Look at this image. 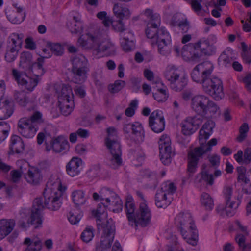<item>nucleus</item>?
<instances>
[{"label": "nucleus", "instance_id": "nucleus-52", "mask_svg": "<svg viewBox=\"0 0 251 251\" xmlns=\"http://www.w3.org/2000/svg\"><path fill=\"white\" fill-rule=\"evenodd\" d=\"M187 2L191 5V7L193 11L198 15L199 14L203 9L202 5H201L203 0H190Z\"/></svg>", "mask_w": 251, "mask_h": 251}, {"label": "nucleus", "instance_id": "nucleus-13", "mask_svg": "<svg viewBox=\"0 0 251 251\" xmlns=\"http://www.w3.org/2000/svg\"><path fill=\"white\" fill-rule=\"evenodd\" d=\"M100 226L102 229L100 243L111 247L115 233V226L113 220L111 218L107 219L106 223L102 224Z\"/></svg>", "mask_w": 251, "mask_h": 251}, {"label": "nucleus", "instance_id": "nucleus-64", "mask_svg": "<svg viewBox=\"0 0 251 251\" xmlns=\"http://www.w3.org/2000/svg\"><path fill=\"white\" fill-rule=\"evenodd\" d=\"M244 163L248 164L251 161V148H247L244 152Z\"/></svg>", "mask_w": 251, "mask_h": 251}, {"label": "nucleus", "instance_id": "nucleus-45", "mask_svg": "<svg viewBox=\"0 0 251 251\" xmlns=\"http://www.w3.org/2000/svg\"><path fill=\"white\" fill-rule=\"evenodd\" d=\"M73 201L76 205L84 204L86 201L83 191L77 190L74 191L72 194Z\"/></svg>", "mask_w": 251, "mask_h": 251}, {"label": "nucleus", "instance_id": "nucleus-3", "mask_svg": "<svg viewBox=\"0 0 251 251\" xmlns=\"http://www.w3.org/2000/svg\"><path fill=\"white\" fill-rule=\"evenodd\" d=\"M191 77L194 81L201 83L203 91L215 100H219L224 97L222 82L218 78H207L204 77L201 72L197 69V66L191 73Z\"/></svg>", "mask_w": 251, "mask_h": 251}, {"label": "nucleus", "instance_id": "nucleus-5", "mask_svg": "<svg viewBox=\"0 0 251 251\" xmlns=\"http://www.w3.org/2000/svg\"><path fill=\"white\" fill-rule=\"evenodd\" d=\"M191 106L198 115L205 118L213 116L219 110L218 105L203 95H198L191 99Z\"/></svg>", "mask_w": 251, "mask_h": 251}, {"label": "nucleus", "instance_id": "nucleus-9", "mask_svg": "<svg viewBox=\"0 0 251 251\" xmlns=\"http://www.w3.org/2000/svg\"><path fill=\"white\" fill-rule=\"evenodd\" d=\"M123 129L127 139L136 143H140L144 141V131L139 122L125 124Z\"/></svg>", "mask_w": 251, "mask_h": 251}, {"label": "nucleus", "instance_id": "nucleus-37", "mask_svg": "<svg viewBox=\"0 0 251 251\" xmlns=\"http://www.w3.org/2000/svg\"><path fill=\"white\" fill-rule=\"evenodd\" d=\"M100 199L101 201L105 200L107 204L114 199H118V196L113 191L107 188H103L100 192Z\"/></svg>", "mask_w": 251, "mask_h": 251}, {"label": "nucleus", "instance_id": "nucleus-4", "mask_svg": "<svg viewBox=\"0 0 251 251\" xmlns=\"http://www.w3.org/2000/svg\"><path fill=\"white\" fill-rule=\"evenodd\" d=\"M125 208L128 220L131 224L136 226L140 225L143 227L151 223V212L145 202L140 204L139 209L135 212V205L131 198H128L125 203Z\"/></svg>", "mask_w": 251, "mask_h": 251}, {"label": "nucleus", "instance_id": "nucleus-39", "mask_svg": "<svg viewBox=\"0 0 251 251\" xmlns=\"http://www.w3.org/2000/svg\"><path fill=\"white\" fill-rule=\"evenodd\" d=\"M59 108L61 113L64 116L69 115L72 111L73 101L70 100H58Z\"/></svg>", "mask_w": 251, "mask_h": 251}, {"label": "nucleus", "instance_id": "nucleus-33", "mask_svg": "<svg viewBox=\"0 0 251 251\" xmlns=\"http://www.w3.org/2000/svg\"><path fill=\"white\" fill-rule=\"evenodd\" d=\"M181 75L180 71L174 66H168L164 73L166 79L170 83L176 80V78H179Z\"/></svg>", "mask_w": 251, "mask_h": 251}, {"label": "nucleus", "instance_id": "nucleus-23", "mask_svg": "<svg viewBox=\"0 0 251 251\" xmlns=\"http://www.w3.org/2000/svg\"><path fill=\"white\" fill-rule=\"evenodd\" d=\"M15 226L14 219H3L0 220V236L4 237L8 235Z\"/></svg>", "mask_w": 251, "mask_h": 251}, {"label": "nucleus", "instance_id": "nucleus-6", "mask_svg": "<svg viewBox=\"0 0 251 251\" xmlns=\"http://www.w3.org/2000/svg\"><path fill=\"white\" fill-rule=\"evenodd\" d=\"M72 81L76 84H81L87 78V74L89 71V64L83 55L74 57L72 59Z\"/></svg>", "mask_w": 251, "mask_h": 251}, {"label": "nucleus", "instance_id": "nucleus-34", "mask_svg": "<svg viewBox=\"0 0 251 251\" xmlns=\"http://www.w3.org/2000/svg\"><path fill=\"white\" fill-rule=\"evenodd\" d=\"M197 69L201 72L203 76L207 78H212L211 75L213 70V65L209 61H205L197 65Z\"/></svg>", "mask_w": 251, "mask_h": 251}, {"label": "nucleus", "instance_id": "nucleus-27", "mask_svg": "<svg viewBox=\"0 0 251 251\" xmlns=\"http://www.w3.org/2000/svg\"><path fill=\"white\" fill-rule=\"evenodd\" d=\"M10 149L16 153H22L25 149L24 143L22 138L17 135H13L11 138Z\"/></svg>", "mask_w": 251, "mask_h": 251}, {"label": "nucleus", "instance_id": "nucleus-53", "mask_svg": "<svg viewBox=\"0 0 251 251\" xmlns=\"http://www.w3.org/2000/svg\"><path fill=\"white\" fill-rule=\"evenodd\" d=\"M249 130V126L247 123L243 124L239 128V135L237 137L236 140L239 142H243L247 137V133Z\"/></svg>", "mask_w": 251, "mask_h": 251}, {"label": "nucleus", "instance_id": "nucleus-57", "mask_svg": "<svg viewBox=\"0 0 251 251\" xmlns=\"http://www.w3.org/2000/svg\"><path fill=\"white\" fill-rule=\"evenodd\" d=\"M122 19H120L117 21H113L112 23V27L115 31L123 32L126 30V27L122 21Z\"/></svg>", "mask_w": 251, "mask_h": 251}, {"label": "nucleus", "instance_id": "nucleus-19", "mask_svg": "<svg viewBox=\"0 0 251 251\" xmlns=\"http://www.w3.org/2000/svg\"><path fill=\"white\" fill-rule=\"evenodd\" d=\"M88 40L91 41L93 44L98 47L100 51H105L109 48V44L100 45V42L102 38L101 31L100 29L96 28L93 30H89L87 33Z\"/></svg>", "mask_w": 251, "mask_h": 251}, {"label": "nucleus", "instance_id": "nucleus-29", "mask_svg": "<svg viewBox=\"0 0 251 251\" xmlns=\"http://www.w3.org/2000/svg\"><path fill=\"white\" fill-rule=\"evenodd\" d=\"M33 63L32 55L29 51H25L21 54L19 66L25 71H28Z\"/></svg>", "mask_w": 251, "mask_h": 251}, {"label": "nucleus", "instance_id": "nucleus-41", "mask_svg": "<svg viewBox=\"0 0 251 251\" xmlns=\"http://www.w3.org/2000/svg\"><path fill=\"white\" fill-rule=\"evenodd\" d=\"M29 123L37 126H45L46 123L42 117V114L39 111H36L28 119Z\"/></svg>", "mask_w": 251, "mask_h": 251}, {"label": "nucleus", "instance_id": "nucleus-55", "mask_svg": "<svg viewBox=\"0 0 251 251\" xmlns=\"http://www.w3.org/2000/svg\"><path fill=\"white\" fill-rule=\"evenodd\" d=\"M23 173L22 167H20L19 170H14L10 172V175L11 177V181L13 183H18Z\"/></svg>", "mask_w": 251, "mask_h": 251}, {"label": "nucleus", "instance_id": "nucleus-60", "mask_svg": "<svg viewBox=\"0 0 251 251\" xmlns=\"http://www.w3.org/2000/svg\"><path fill=\"white\" fill-rule=\"evenodd\" d=\"M220 62H222L225 66L231 65L232 61L231 57L227 56L225 52H223L219 58Z\"/></svg>", "mask_w": 251, "mask_h": 251}, {"label": "nucleus", "instance_id": "nucleus-40", "mask_svg": "<svg viewBox=\"0 0 251 251\" xmlns=\"http://www.w3.org/2000/svg\"><path fill=\"white\" fill-rule=\"evenodd\" d=\"M246 235L245 234H237L235 238V240L238 244L240 251H251L250 245L246 244Z\"/></svg>", "mask_w": 251, "mask_h": 251}, {"label": "nucleus", "instance_id": "nucleus-25", "mask_svg": "<svg viewBox=\"0 0 251 251\" xmlns=\"http://www.w3.org/2000/svg\"><path fill=\"white\" fill-rule=\"evenodd\" d=\"M42 176L39 169L32 168L29 169L25 178L27 182L34 185L39 184L42 180Z\"/></svg>", "mask_w": 251, "mask_h": 251}, {"label": "nucleus", "instance_id": "nucleus-35", "mask_svg": "<svg viewBox=\"0 0 251 251\" xmlns=\"http://www.w3.org/2000/svg\"><path fill=\"white\" fill-rule=\"evenodd\" d=\"M187 80L184 75L170 83V87L176 91H180L186 86Z\"/></svg>", "mask_w": 251, "mask_h": 251}, {"label": "nucleus", "instance_id": "nucleus-18", "mask_svg": "<svg viewBox=\"0 0 251 251\" xmlns=\"http://www.w3.org/2000/svg\"><path fill=\"white\" fill-rule=\"evenodd\" d=\"M149 126L151 130L156 133L163 131L165 127L164 117L157 111L151 113L149 117Z\"/></svg>", "mask_w": 251, "mask_h": 251}, {"label": "nucleus", "instance_id": "nucleus-44", "mask_svg": "<svg viewBox=\"0 0 251 251\" xmlns=\"http://www.w3.org/2000/svg\"><path fill=\"white\" fill-rule=\"evenodd\" d=\"M94 231L92 226L87 227L81 234V239L85 243H89L94 237Z\"/></svg>", "mask_w": 251, "mask_h": 251}, {"label": "nucleus", "instance_id": "nucleus-22", "mask_svg": "<svg viewBox=\"0 0 251 251\" xmlns=\"http://www.w3.org/2000/svg\"><path fill=\"white\" fill-rule=\"evenodd\" d=\"M215 126V122L211 120H208L204 123L199 131V140L203 144L205 140L209 138Z\"/></svg>", "mask_w": 251, "mask_h": 251}, {"label": "nucleus", "instance_id": "nucleus-49", "mask_svg": "<svg viewBox=\"0 0 251 251\" xmlns=\"http://www.w3.org/2000/svg\"><path fill=\"white\" fill-rule=\"evenodd\" d=\"M10 130L9 125L5 122H0V143L3 141L7 137Z\"/></svg>", "mask_w": 251, "mask_h": 251}, {"label": "nucleus", "instance_id": "nucleus-28", "mask_svg": "<svg viewBox=\"0 0 251 251\" xmlns=\"http://www.w3.org/2000/svg\"><path fill=\"white\" fill-rule=\"evenodd\" d=\"M44 63V57L38 58L36 62H33L28 71H31L32 74L38 78L44 75L45 70L43 67Z\"/></svg>", "mask_w": 251, "mask_h": 251}, {"label": "nucleus", "instance_id": "nucleus-62", "mask_svg": "<svg viewBox=\"0 0 251 251\" xmlns=\"http://www.w3.org/2000/svg\"><path fill=\"white\" fill-rule=\"evenodd\" d=\"M209 161L210 162L211 165L214 167H217L220 164V156L217 154H213L211 156H208Z\"/></svg>", "mask_w": 251, "mask_h": 251}, {"label": "nucleus", "instance_id": "nucleus-11", "mask_svg": "<svg viewBox=\"0 0 251 251\" xmlns=\"http://www.w3.org/2000/svg\"><path fill=\"white\" fill-rule=\"evenodd\" d=\"M160 160L164 165H168L171 162L174 153L171 147V140L166 134L163 135L159 141Z\"/></svg>", "mask_w": 251, "mask_h": 251}, {"label": "nucleus", "instance_id": "nucleus-7", "mask_svg": "<svg viewBox=\"0 0 251 251\" xmlns=\"http://www.w3.org/2000/svg\"><path fill=\"white\" fill-rule=\"evenodd\" d=\"M211 150L210 147H206L200 146L190 150L188 153L187 172L189 177L193 176L196 171L198 164L200 158L207 152Z\"/></svg>", "mask_w": 251, "mask_h": 251}, {"label": "nucleus", "instance_id": "nucleus-59", "mask_svg": "<svg viewBox=\"0 0 251 251\" xmlns=\"http://www.w3.org/2000/svg\"><path fill=\"white\" fill-rule=\"evenodd\" d=\"M73 19L75 21L74 24V28L71 30L72 33L77 34L82 30V25L81 22L77 19V17H74Z\"/></svg>", "mask_w": 251, "mask_h": 251}, {"label": "nucleus", "instance_id": "nucleus-1", "mask_svg": "<svg viewBox=\"0 0 251 251\" xmlns=\"http://www.w3.org/2000/svg\"><path fill=\"white\" fill-rule=\"evenodd\" d=\"M65 187L61 184V179L57 176H51L47 182L43 192L44 202L41 198H36L33 201L31 209V223H38L37 227H41L42 224L43 216L41 211L45 207L56 211L61 207V198Z\"/></svg>", "mask_w": 251, "mask_h": 251}, {"label": "nucleus", "instance_id": "nucleus-24", "mask_svg": "<svg viewBox=\"0 0 251 251\" xmlns=\"http://www.w3.org/2000/svg\"><path fill=\"white\" fill-rule=\"evenodd\" d=\"M13 112V104L8 100L0 99V120L9 117Z\"/></svg>", "mask_w": 251, "mask_h": 251}, {"label": "nucleus", "instance_id": "nucleus-58", "mask_svg": "<svg viewBox=\"0 0 251 251\" xmlns=\"http://www.w3.org/2000/svg\"><path fill=\"white\" fill-rule=\"evenodd\" d=\"M177 26L183 33L187 32L190 27V23L186 19L179 22Z\"/></svg>", "mask_w": 251, "mask_h": 251}, {"label": "nucleus", "instance_id": "nucleus-21", "mask_svg": "<svg viewBox=\"0 0 251 251\" xmlns=\"http://www.w3.org/2000/svg\"><path fill=\"white\" fill-rule=\"evenodd\" d=\"M82 160L77 157H73L67 164L66 171L67 174L71 177L78 175L81 170Z\"/></svg>", "mask_w": 251, "mask_h": 251}, {"label": "nucleus", "instance_id": "nucleus-47", "mask_svg": "<svg viewBox=\"0 0 251 251\" xmlns=\"http://www.w3.org/2000/svg\"><path fill=\"white\" fill-rule=\"evenodd\" d=\"M126 85V82L121 80H118L113 84H110L108 86L109 91L112 94L118 93Z\"/></svg>", "mask_w": 251, "mask_h": 251}, {"label": "nucleus", "instance_id": "nucleus-42", "mask_svg": "<svg viewBox=\"0 0 251 251\" xmlns=\"http://www.w3.org/2000/svg\"><path fill=\"white\" fill-rule=\"evenodd\" d=\"M108 204L105 205L104 204H99L97 207V210L95 211H93V214L97 218V225L98 228H100V226L103 223H106L105 222H101V219L100 216L103 214L106 210L105 207L107 206Z\"/></svg>", "mask_w": 251, "mask_h": 251}, {"label": "nucleus", "instance_id": "nucleus-56", "mask_svg": "<svg viewBox=\"0 0 251 251\" xmlns=\"http://www.w3.org/2000/svg\"><path fill=\"white\" fill-rule=\"evenodd\" d=\"M201 179H200L199 182L201 180L206 182L208 185H212L214 183V176L212 174H209L207 172H202L201 173Z\"/></svg>", "mask_w": 251, "mask_h": 251}, {"label": "nucleus", "instance_id": "nucleus-2", "mask_svg": "<svg viewBox=\"0 0 251 251\" xmlns=\"http://www.w3.org/2000/svg\"><path fill=\"white\" fill-rule=\"evenodd\" d=\"M160 25V20H157L156 22H149L147 25L146 35L151 39L152 46H157L160 54L167 55L171 52V37L164 27L158 28Z\"/></svg>", "mask_w": 251, "mask_h": 251}, {"label": "nucleus", "instance_id": "nucleus-51", "mask_svg": "<svg viewBox=\"0 0 251 251\" xmlns=\"http://www.w3.org/2000/svg\"><path fill=\"white\" fill-rule=\"evenodd\" d=\"M48 48L52 52V53L56 56H61L63 53V49L59 44H53L50 42H48L47 44Z\"/></svg>", "mask_w": 251, "mask_h": 251}, {"label": "nucleus", "instance_id": "nucleus-20", "mask_svg": "<svg viewBox=\"0 0 251 251\" xmlns=\"http://www.w3.org/2000/svg\"><path fill=\"white\" fill-rule=\"evenodd\" d=\"M209 41L205 38H202L194 44H189L184 45L181 49V52L183 56H186L187 55V51L189 49L194 48L195 50L200 49L202 53L207 54H208L207 49L209 48Z\"/></svg>", "mask_w": 251, "mask_h": 251}, {"label": "nucleus", "instance_id": "nucleus-43", "mask_svg": "<svg viewBox=\"0 0 251 251\" xmlns=\"http://www.w3.org/2000/svg\"><path fill=\"white\" fill-rule=\"evenodd\" d=\"M201 202L207 210H211L213 208V200L207 193H204L202 194L201 196Z\"/></svg>", "mask_w": 251, "mask_h": 251}, {"label": "nucleus", "instance_id": "nucleus-8", "mask_svg": "<svg viewBox=\"0 0 251 251\" xmlns=\"http://www.w3.org/2000/svg\"><path fill=\"white\" fill-rule=\"evenodd\" d=\"M24 36L22 34H12L8 38L5 59L8 62H12L16 58L18 51L23 41Z\"/></svg>", "mask_w": 251, "mask_h": 251}, {"label": "nucleus", "instance_id": "nucleus-26", "mask_svg": "<svg viewBox=\"0 0 251 251\" xmlns=\"http://www.w3.org/2000/svg\"><path fill=\"white\" fill-rule=\"evenodd\" d=\"M23 245H26L24 251H40L42 247V243L40 239H31L28 237L25 238Z\"/></svg>", "mask_w": 251, "mask_h": 251}, {"label": "nucleus", "instance_id": "nucleus-46", "mask_svg": "<svg viewBox=\"0 0 251 251\" xmlns=\"http://www.w3.org/2000/svg\"><path fill=\"white\" fill-rule=\"evenodd\" d=\"M237 172V181L238 182H243L245 184L249 183L250 180L246 176V168L244 166H239L236 169Z\"/></svg>", "mask_w": 251, "mask_h": 251}, {"label": "nucleus", "instance_id": "nucleus-36", "mask_svg": "<svg viewBox=\"0 0 251 251\" xmlns=\"http://www.w3.org/2000/svg\"><path fill=\"white\" fill-rule=\"evenodd\" d=\"M113 10L114 14L119 19H127L130 15L129 9L127 7L122 6L120 4H115Z\"/></svg>", "mask_w": 251, "mask_h": 251}, {"label": "nucleus", "instance_id": "nucleus-48", "mask_svg": "<svg viewBox=\"0 0 251 251\" xmlns=\"http://www.w3.org/2000/svg\"><path fill=\"white\" fill-rule=\"evenodd\" d=\"M168 93L166 89H158L157 92L153 94L154 99L158 102L165 101L168 98Z\"/></svg>", "mask_w": 251, "mask_h": 251}, {"label": "nucleus", "instance_id": "nucleus-17", "mask_svg": "<svg viewBox=\"0 0 251 251\" xmlns=\"http://www.w3.org/2000/svg\"><path fill=\"white\" fill-rule=\"evenodd\" d=\"M107 148L109 150L111 154V157L108 161V165L111 168L116 169L121 166L123 163L121 157V146L120 144L116 143L114 146Z\"/></svg>", "mask_w": 251, "mask_h": 251}, {"label": "nucleus", "instance_id": "nucleus-10", "mask_svg": "<svg viewBox=\"0 0 251 251\" xmlns=\"http://www.w3.org/2000/svg\"><path fill=\"white\" fill-rule=\"evenodd\" d=\"M12 75L19 85L24 87L29 92H32L34 90L40 81L38 78L29 77L25 72H20L15 69H12Z\"/></svg>", "mask_w": 251, "mask_h": 251}, {"label": "nucleus", "instance_id": "nucleus-50", "mask_svg": "<svg viewBox=\"0 0 251 251\" xmlns=\"http://www.w3.org/2000/svg\"><path fill=\"white\" fill-rule=\"evenodd\" d=\"M70 95L73 96L71 87L68 85H64L59 97V100H70Z\"/></svg>", "mask_w": 251, "mask_h": 251}, {"label": "nucleus", "instance_id": "nucleus-16", "mask_svg": "<svg viewBox=\"0 0 251 251\" xmlns=\"http://www.w3.org/2000/svg\"><path fill=\"white\" fill-rule=\"evenodd\" d=\"M18 130L20 134L23 137L31 138L35 135L37 127L30 124L27 118H23L18 121Z\"/></svg>", "mask_w": 251, "mask_h": 251}, {"label": "nucleus", "instance_id": "nucleus-14", "mask_svg": "<svg viewBox=\"0 0 251 251\" xmlns=\"http://www.w3.org/2000/svg\"><path fill=\"white\" fill-rule=\"evenodd\" d=\"M45 150L49 151L51 150L56 153H59L66 150L69 147L68 142L62 136L51 138L49 143L45 141Z\"/></svg>", "mask_w": 251, "mask_h": 251}, {"label": "nucleus", "instance_id": "nucleus-54", "mask_svg": "<svg viewBox=\"0 0 251 251\" xmlns=\"http://www.w3.org/2000/svg\"><path fill=\"white\" fill-rule=\"evenodd\" d=\"M82 214L81 212L77 213L75 211H71L69 212L68 216V220L72 224H76L81 219Z\"/></svg>", "mask_w": 251, "mask_h": 251}, {"label": "nucleus", "instance_id": "nucleus-61", "mask_svg": "<svg viewBox=\"0 0 251 251\" xmlns=\"http://www.w3.org/2000/svg\"><path fill=\"white\" fill-rule=\"evenodd\" d=\"M144 14L150 19V22H156L157 20H160V19L159 16L156 14H153L152 10L147 9L144 12Z\"/></svg>", "mask_w": 251, "mask_h": 251}, {"label": "nucleus", "instance_id": "nucleus-15", "mask_svg": "<svg viewBox=\"0 0 251 251\" xmlns=\"http://www.w3.org/2000/svg\"><path fill=\"white\" fill-rule=\"evenodd\" d=\"M202 122L201 117H189L182 123V132L185 135H190L194 133Z\"/></svg>", "mask_w": 251, "mask_h": 251}, {"label": "nucleus", "instance_id": "nucleus-32", "mask_svg": "<svg viewBox=\"0 0 251 251\" xmlns=\"http://www.w3.org/2000/svg\"><path fill=\"white\" fill-rule=\"evenodd\" d=\"M171 201L167 200L166 193L162 190L158 191L155 195V204L158 208H165L170 205Z\"/></svg>", "mask_w": 251, "mask_h": 251}, {"label": "nucleus", "instance_id": "nucleus-31", "mask_svg": "<svg viewBox=\"0 0 251 251\" xmlns=\"http://www.w3.org/2000/svg\"><path fill=\"white\" fill-rule=\"evenodd\" d=\"M187 237L182 236L183 238L189 244L193 246L197 245L198 239V233L196 225H194V228H186Z\"/></svg>", "mask_w": 251, "mask_h": 251}, {"label": "nucleus", "instance_id": "nucleus-38", "mask_svg": "<svg viewBox=\"0 0 251 251\" xmlns=\"http://www.w3.org/2000/svg\"><path fill=\"white\" fill-rule=\"evenodd\" d=\"M14 97L16 101L21 106H26L28 103L31 102L29 97L23 91L15 92Z\"/></svg>", "mask_w": 251, "mask_h": 251}, {"label": "nucleus", "instance_id": "nucleus-63", "mask_svg": "<svg viewBox=\"0 0 251 251\" xmlns=\"http://www.w3.org/2000/svg\"><path fill=\"white\" fill-rule=\"evenodd\" d=\"M243 81L247 90L251 92V73L247 74L243 78Z\"/></svg>", "mask_w": 251, "mask_h": 251}, {"label": "nucleus", "instance_id": "nucleus-12", "mask_svg": "<svg viewBox=\"0 0 251 251\" xmlns=\"http://www.w3.org/2000/svg\"><path fill=\"white\" fill-rule=\"evenodd\" d=\"M175 223L181 236L187 237L186 228H194L195 225L191 214L189 213H180L175 218Z\"/></svg>", "mask_w": 251, "mask_h": 251}, {"label": "nucleus", "instance_id": "nucleus-30", "mask_svg": "<svg viewBox=\"0 0 251 251\" xmlns=\"http://www.w3.org/2000/svg\"><path fill=\"white\" fill-rule=\"evenodd\" d=\"M107 137L105 139V144L106 147L114 146L116 143L120 144L117 140V132L113 127L107 128Z\"/></svg>", "mask_w": 251, "mask_h": 251}]
</instances>
